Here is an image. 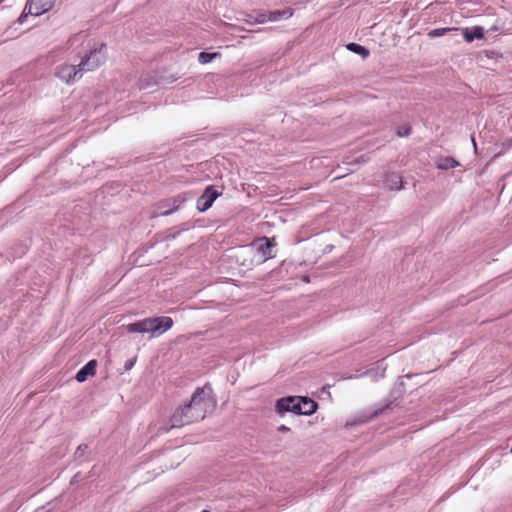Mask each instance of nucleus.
I'll return each mask as SVG.
<instances>
[{"label": "nucleus", "mask_w": 512, "mask_h": 512, "mask_svg": "<svg viewBox=\"0 0 512 512\" xmlns=\"http://www.w3.org/2000/svg\"><path fill=\"white\" fill-rule=\"evenodd\" d=\"M210 387L198 388L188 404L177 407L169 418V428H180L203 420L215 409Z\"/></svg>", "instance_id": "nucleus-1"}, {"label": "nucleus", "mask_w": 512, "mask_h": 512, "mask_svg": "<svg viewBox=\"0 0 512 512\" xmlns=\"http://www.w3.org/2000/svg\"><path fill=\"white\" fill-rule=\"evenodd\" d=\"M173 326V320L170 317H150L142 321L127 325L129 333H150L152 337H158L168 331Z\"/></svg>", "instance_id": "nucleus-2"}, {"label": "nucleus", "mask_w": 512, "mask_h": 512, "mask_svg": "<svg viewBox=\"0 0 512 512\" xmlns=\"http://www.w3.org/2000/svg\"><path fill=\"white\" fill-rule=\"evenodd\" d=\"M107 57L106 45L103 43L95 44L93 48L85 55L79 66L83 71H94L105 63Z\"/></svg>", "instance_id": "nucleus-3"}, {"label": "nucleus", "mask_w": 512, "mask_h": 512, "mask_svg": "<svg viewBox=\"0 0 512 512\" xmlns=\"http://www.w3.org/2000/svg\"><path fill=\"white\" fill-rule=\"evenodd\" d=\"M53 7V2L51 0H29L24 13L19 17V22H23L24 17L28 14L39 16L49 11Z\"/></svg>", "instance_id": "nucleus-4"}, {"label": "nucleus", "mask_w": 512, "mask_h": 512, "mask_svg": "<svg viewBox=\"0 0 512 512\" xmlns=\"http://www.w3.org/2000/svg\"><path fill=\"white\" fill-rule=\"evenodd\" d=\"M301 401L300 396H289L277 400L275 410L279 415H283L286 412H293L298 414L301 411L299 402Z\"/></svg>", "instance_id": "nucleus-5"}, {"label": "nucleus", "mask_w": 512, "mask_h": 512, "mask_svg": "<svg viewBox=\"0 0 512 512\" xmlns=\"http://www.w3.org/2000/svg\"><path fill=\"white\" fill-rule=\"evenodd\" d=\"M274 246V239L263 237L257 240L252 247L256 250L258 260L264 262L267 259L273 257L272 249L274 248Z\"/></svg>", "instance_id": "nucleus-6"}, {"label": "nucleus", "mask_w": 512, "mask_h": 512, "mask_svg": "<svg viewBox=\"0 0 512 512\" xmlns=\"http://www.w3.org/2000/svg\"><path fill=\"white\" fill-rule=\"evenodd\" d=\"M218 196L219 193L214 188V186H208L201 197H199L197 200L198 210L201 212L208 210Z\"/></svg>", "instance_id": "nucleus-7"}, {"label": "nucleus", "mask_w": 512, "mask_h": 512, "mask_svg": "<svg viewBox=\"0 0 512 512\" xmlns=\"http://www.w3.org/2000/svg\"><path fill=\"white\" fill-rule=\"evenodd\" d=\"M83 71L82 67L79 66L77 68L74 65H62L59 67L57 71V76L59 79L66 83L72 82L78 75L81 77V72Z\"/></svg>", "instance_id": "nucleus-8"}, {"label": "nucleus", "mask_w": 512, "mask_h": 512, "mask_svg": "<svg viewBox=\"0 0 512 512\" xmlns=\"http://www.w3.org/2000/svg\"><path fill=\"white\" fill-rule=\"evenodd\" d=\"M97 361L91 360L89 361L83 368H81L76 374V380L78 382H84L88 379V377L94 376L96 373Z\"/></svg>", "instance_id": "nucleus-9"}, {"label": "nucleus", "mask_w": 512, "mask_h": 512, "mask_svg": "<svg viewBox=\"0 0 512 512\" xmlns=\"http://www.w3.org/2000/svg\"><path fill=\"white\" fill-rule=\"evenodd\" d=\"M300 399H301V401L299 402V405L301 407V411H299L298 414L311 415L316 411L317 403L314 400L307 398V397H301V396H300Z\"/></svg>", "instance_id": "nucleus-10"}, {"label": "nucleus", "mask_w": 512, "mask_h": 512, "mask_svg": "<svg viewBox=\"0 0 512 512\" xmlns=\"http://www.w3.org/2000/svg\"><path fill=\"white\" fill-rule=\"evenodd\" d=\"M385 183L390 190H400L403 188L402 177L398 173L387 174Z\"/></svg>", "instance_id": "nucleus-11"}, {"label": "nucleus", "mask_w": 512, "mask_h": 512, "mask_svg": "<svg viewBox=\"0 0 512 512\" xmlns=\"http://www.w3.org/2000/svg\"><path fill=\"white\" fill-rule=\"evenodd\" d=\"M293 15V10L285 9V10H276L269 13H266V22H276L281 18H290Z\"/></svg>", "instance_id": "nucleus-12"}, {"label": "nucleus", "mask_w": 512, "mask_h": 512, "mask_svg": "<svg viewBox=\"0 0 512 512\" xmlns=\"http://www.w3.org/2000/svg\"><path fill=\"white\" fill-rule=\"evenodd\" d=\"M463 35L467 42H472L474 39H482L484 36L483 29L479 26L471 30L468 28L463 29Z\"/></svg>", "instance_id": "nucleus-13"}, {"label": "nucleus", "mask_w": 512, "mask_h": 512, "mask_svg": "<svg viewBox=\"0 0 512 512\" xmlns=\"http://www.w3.org/2000/svg\"><path fill=\"white\" fill-rule=\"evenodd\" d=\"M436 166L438 169L448 170V169L459 166V162L451 157H441L437 160Z\"/></svg>", "instance_id": "nucleus-14"}, {"label": "nucleus", "mask_w": 512, "mask_h": 512, "mask_svg": "<svg viewBox=\"0 0 512 512\" xmlns=\"http://www.w3.org/2000/svg\"><path fill=\"white\" fill-rule=\"evenodd\" d=\"M347 49L351 52L361 55L362 58H366L369 56V50L366 49L364 46L356 43H349L347 45Z\"/></svg>", "instance_id": "nucleus-15"}, {"label": "nucleus", "mask_w": 512, "mask_h": 512, "mask_svg": "<svg viewBox=\"0 0 512 512\" xmlns=\"http://www.w3.org/2000/svg\"><path fill=\"white\" fill-rule=\"evenodd\" d=\"M245 22L248 24H263L266 22V13H259L256 16L247 15Z\"/></svg>", "instance_id": "nucleus-16"}, {"label": "nucleus", "mask_w": 512, "mask_h": 512, "mask_svg": "<svg viewBox=\"0 0 512 512\" xmlns=\"http://www.w3.org/2000/svg\"><path fill=\"white\" fill-rule=\"evenodd\" d=\"M217 57H219V53H217V52H214V53L201 52L198 56V61L201 64H207V63L211 62L212 60L216 59Z\"/></svg>", "instance_id": "nucleus-17"}, {"label": "nucleus", "mask_w": 512, "mask_h": 512, "mask_svg": "<svg viewBox=\"0 0 512 512\" xmlns=\"http://www.w3.org/2000/svg\"><path fill=\"white\" fill-rule=\"evenodd\" d=\"M451 30H457V28H437V29H433L431 30L429 33H428V36L430 38H435V37H439V36H443L445 35L447 32L451 31Z\"/></svg>", "instance_id": "nucleus-18"}, {"label": "nucleus", "mask_w": 512, "mask_h": 512, "mask_svg": "<svg viewBox=\"0 0 512 512\" xmlns=\"http://www.w3.org/2000/svg\"><path fill=\"white\" fill-rule=\"evenodd\" d=\"M409 133H410V128L409 127H402V128H399L398 131H397V135L399 137L408 136Z\"/></svg>", "instance_id": "nucleus-19"}, {"label": "nucleus", "mask_w": 512, "mask_h": 512, "mask_svg": "<svg viewBox=\"0 0 512 512\" xmlns=\"http://www.w3.org/2000/svg\"><path fill=\"white\" fill-rule=\"evenodd\" d=\"M288 430H289V428L286 425H280L278 427V431L282 432V433L287 432Z\"/></svg>", "instance_id": "nucleus-20"}, {"label": "nucleus", "mask_w": 512, "mask_h": 512, "mask_svg": "<svg viewBox=\"0 0 512 512\" xmlns=\"http://www.w3.org/2000/svg\"><path fill=\"white\" fill-rule=\"evenodd\" d=\"M381 412H382V410H376V411H375V412H374V413L369 417V419H371V418H374V417L378 416ZM367 420H368V418H367V419H365V420H363V422H365V421H367Z\"/></svg>", "instance_id": "nucleus-21"}, {"label": "nucleus", "mask_w": 512, "mask_h": 512, "mask_svg": "<svg viewBox=\"0 0 512 512\" xmlns=\"http://www.w3.org/2000/svg\"><path fill=\"white\" fill-rule=\"evenodd\" d=\"M134 365V360H131L129 363L126 364V369H130Z\"/></svg>", "instance_id": "nucleus-22"}, {"label": "nucleus", "mask_w": 512, "mask_h": 512, "mask_svg": "<svg viewBox=\"0 0 512 512\" xmlns=\"http://www.w3.org/2000/svg\"><path fill=\"white\" fill-rule=\"evenodd\" d=\"M472 142H473L474 149L476 150V143H475L474 138H472Z\"/></svg>", "instance_id": "nucleus-23"}, {"label": "nucleus", "mask_w": 512, "mask_h": 512, "mask_svg": "<svg viewBox=\"0 0 512 512\" xmlns=\"http://www.w3.org/2000/svg\"><path fill=\"white\" fill-rule=\"evenodd\" d=\"M202 512H210V511H208V510H204V511H202Z\"/></svg>", "instance_id": "nucleus-24"}]
</instances>
